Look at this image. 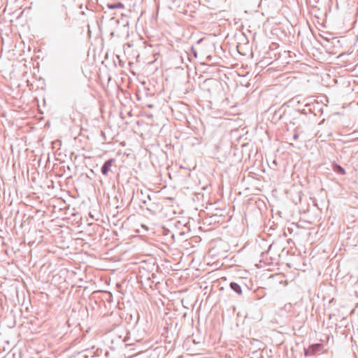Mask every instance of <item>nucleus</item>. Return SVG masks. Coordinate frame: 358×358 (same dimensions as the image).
Returning <instances> with one entry per match:
<instances>
[{"label": "nucleus", "instance_id": "obj_1", "mask_svg": "<svg viewBox=\"0 0 358 358\" xmlns=\"http://www.w3.org/2000/svg\"><path fill=\"white\" fill-rule=\"evenodd\" d=\"M324 351V346L321 343H315L304 349V355L306 357H312L320 355Z\"/></svg>", "mask_w": 358, "mask_h": 358}, {"label": "nucleus", "instance_id": "obj_2", "mask_svg": "<svg viewBox=\"0 0 358 358\" xmlns=\"http://www.w3.org/2000/svg\"><path fill=\"white\" fill-rule=\"evenodd\" d=\"M114 162H115L114 159H110L106 160L103 163V164L101 169V172L103 175L106 176L108 173V172L110 171L111 166Z\"/></svg>", "mask_w": 358, "mask_h": 358}, {"label": "nucleus", "instance_id": "obj_3", "mask_svg": "<svg viewBox=\"0 0 358 358\" xmlns=\"http://www.w3.org/2000/svg\"><path fill=\"white\" fill-rule=\"evenodd\" d=\"M334 171L340 175H345L346 173L345 170L341 165L338 164H334L332 167Z\"/></svg>", "mask_w": 358, "mask_h": 358}, {"label": "nucleus", "instance_id": "obj_4", "mask_svg": "<svg viewBox=\"0 0 358 358\" xmlns=\"http://www.w3.org/2000/svg\"><path fill=\"white\" fill-rule=\"evenodd\" d=\"M229 286H230L231 289L233 291H234L236 293H237L238 294L241 295L242 294V289L238 283L231 282L230 283Z\"/></svg>", "mask_w": 358, "mask_h": 358}, {"label": "nucleus", "instance_id": "obj_5", "mask_svg": "<svg viewBox=\"0 0 358 358\" xmlns=\"http://www.w3.org/2000/svg\"><path fill=\"white\" fill-rule=\"evenodd\" d=\"M304 106H305L306 108L299 109L298 110L299 113H300L301 114H304V115H306L308 113H313V110L311 108V104L306 103Z\"/></svg>", "mask_w": 358, "mask_h": 358}, {"label": "nucleus", "instance_id": "obj_6", "mask_svg": "<svg viewBox=\"0 0 358 358\" xmlns=\"http://www.w3.org/2000/svg\"><path fill=\"white\" fill-rule=\"evenodd\" d=\"M107 7L109 9H123L124 8V5L121 2H117L114 3H108Z\"/></svg>", "mask_w": 358, "mask_h": 358}, {"label": "nucleus", "instance_id": "obj_7", "mask_svg": "<svg viewBox=\"0 0 358 358\" xmlns=\"http://www.w3.org/2000/svg\"><path fill=\"white\" fill-rule=\"evenodd\" d=\"M299 130H300V127H297L295 128L294 131V134H293V140L294 141H296L298 140L299 138Z\"/></svg>", "mask_w": 358, "mask_h": 358}, {"label": "nucleus", "instance_id": "obj_8", "mask_svg": "<svg viewBox=\"0 0 358 358\" xmlns=\"http://www.w3.org/2000/svg\"><path fill=\"white\" fill-rule=\"evenodd\" d=\"M123 341L126 343L127 345H131L133 343H130V337L129 336H127L124 338Z\"/></svg>", "mask_w": 358, "mask_h": 358}, {"label": "nucleus", "instance_id": "obj_9", "mask_svg": "<svg viewBox=\"0 0 358 358\" xmlns=\"http://www.w3.org/2000/svg\"><path fill=\"white\" fill-rule=\"evenodd\" d=\"M191 50H192V53L194 54V57H196V51L194 50V48H193V47H192V48H191Z\"/></svg>", "mask_w": 358, "mask_h": 358}, {"label": "nucleus", "instance_id": "obj_10", "mask_svg": "<svg viewBox=\"0 0 358 358\" xmlns=\"http://www.w3.org/2000/svg\"><path fill=\"white\" fill-rule=\"evenodd\" d=\"M148 107L150 108H153V105L152 104H148Z\"/></svg>", "mask_w": 358, "mask_h": 358}, {"label": "nucleus", "instance_id": "obj_11", "mask_svg": "<svg viewBox=\"0 0 358 358\" xmlns=\"http://www.w3.org/2000/svg\"><path fill=\"white\" fill-rule=\"evenodd\" d=\"M66 324H68L69 327H70L69 321H66Z\"/></svg>", "mask_w": 358, "mask_h": 358}]
</instances>
